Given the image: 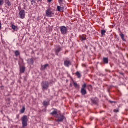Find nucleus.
<instances>
[{"label":"nucleus","instance_id":"ddd939ff","mask_svg":"<svg viewBox=\"0 0 128 128\" xmlns=\"http://www.w3.org/2000/svg\"><path fill=\"white\" fill-rule=\"evenodd\" d=\"M20 74L24 73V72H26V67L22 66L20 65Z\"/></svg>","mask_w":128,"mask_h":128},{"label":"nucleus","instance_id":"5701e85b","mask_svg":"<svg viewBox=\"0 0 128 128\" xmlns=\"http://www.w3.org/2000/svg\"><path fill=\"white\" fill-rule=\"evenodd\" d=\"M12 28L14 30H18V27L14 25H12Z\"/></svg>","mask_w":128,"mask_h":128},{"label":"nucleus","instance_id":"c756f323","mask_svg":"<svg viewBox=\"0 0 128 128\" xmlns=\"http://www.w3.org/2000/svg\"><path fill=\"white\" fill-rule=\"evenodd\" d=\"M0 30H2V22L0 21Z\"/></svg>","mask_w":128,"mask_h":128},{"label":"nucleus","instance_id":"6ab92c4d","mask_svg":"<svg viewBox=\"0 0 128 128\" xmlns=\"http://www.w3.org/2000/svg\"><path fill=\"white\" fill-rule=\"evenodd\" d=\"M43 104H44V106H48V102L46 101H44Z\"/></svg>","mask_w":128,"mask_h":128},{"label":"nucleus","instance_id":"2f4dec72","mask_svg":"<svg viewBox=\"0 0 128 128\" xmlns=\"http://www.w3.org/2000/svg\"><path fill=\"white\" fill-rule=\"evenodd\" d=\"M48 2L50 3L52 2V0H48Z\"/></svg>","mask_w":128,"mask_h":128},{"label":"nucleus","instance_id":"a211bd4d","mask_svg":"<svg viewBox=\"0 0 128 128\" xmlns=\"http://www.w3.org/2000/svg\"><path fill=\"white\" fill-rule=\"evenodd\" d=\"M76 74L78 76V78H80V77L82 76L80 75V72H77Z\"/></svg>","mask_w":128,"mask_h":128},{"label":"nucleus","instance_id":"423d86ee","mask_svg":"<svg viewBox=\"0 0 128 128\" xmlns=\"http://www.w3.org/2000/svg\"><path fill=\"white\" fill-rule=\"evenodd\" d=\"M19 16L22 20L26 18V12L24 10H21L19 13Z\"/></svg>","mask_w":128,"mask_h":128},{"label":"nucleus","instance_id":"0eeeda50","mask_svg":"<svg viewBox=\"0 0 128 128\" xmlns=\"http://www.w3.org/2000/svg\"><path fill=\"white\" fill-rule=\"evenodd\" d=\"M56 118H58V120L56 121L57 122H64V116L62 115H60V116L58 115L57 116H56Z\"/></svg>","mask_w":128,"mask_h":128},{"label":"nucleus","instance_id":"f704fd0d","mask_svg":"<svg viewBox=\"0 0 128 128\" xmlns=\"http://www.w3.org/2000/svg\"><path fill=\"white\" fill-rule=\"evenodd\" d=\"M120 74H121L122 76H124V74L123 73H120Z\"/></svg>","mask_w":128,"mask_h":128},{"label":"nucleus","instance_id":"b1692460","mask_svg":"<svg viewBox=\"0 0 128 128\" xmlns=\"http://www.w3.org/2000/svg\"><path fill=\"white\" fill-rule=\"evenodd\" d=\"M20 54V52H18V50L15 52V55L16 56H18Z\"/></svg>","mask_w":128,"mask_h":128},{"label":"nucleus","instance_id":"f3484780","mask_svg":"<svg viewBox=\"0 0 128 128\" xmlns=\"http://www.w3.org/2000/svg\"><path fill=\"white\" fill-rule=\"evenodd\" d=\"M121 38H122L123 42H126V39H124V34H120Z\"/></svg>","mask_w":128,"mask_h":128},{"label":"nucleus","instance_id":"bb28decb","mask_svg":"<svg viewBox=\"0 0 128 128\" xmlns=\"http://www.w3.org/2000/svg\"><path fill=\"white\" fill-rule=\"evenodd\" d=\"M74 84L75 88H78V84L74 82Z\"/></svg>","mask_w":128,"mask_h":128},{"label":"nucleus","instance_id":"7ed1b4c3","mask_svg":"<svg viewBox=\"0 0 128 128\" xmlns=\"http://www.w3.org/2000/svg\"><path fill=\"white\" fill-rule=\"evenodd\" d=\"M46 16L48 18H52V16H54V13L50 9H48L46 11Z\"/></svg>","mask_w":128,"mask_h":128},{"label":"nucleus","instance_id":"f8f14e48","mask_svg":"<svg viewBox=\"0 0 128 128\" xmlns=\"http://www.w3.org/2000/svg\"><path fill=\"white\" fill-rule=\"evenodd\" d=\"M5 4L8 6L10 8L12 6V3L10 1V0H5Z\"/></svg>","mask_w":128,"mask_h":128},{"label":"nucleus","instance_id":"e433bc0d","mask_svg":"<svg viewBox=\"0 0 128 128\" xmlns=\"http://www.w3.org/2000/svg\"><path fill=\"white\" fill-rule=\"evenodd\" d=\"M24 10H26V7L24 8Z\"/></svg>","mask_w":128,"mask_h":128},{"label":"nucleus","instance_id":"20e7f679","mask_svg":"<svg viewBox=\"0 0 128 128\" xmlns=\"http://www.w3.org/2000/svg\"><path fill=\"white\" fill-rule=\"evenodd\" d=\"M86 84H84L81 88L80 92L82 96H86L88 94L86 90Z\"/></svg>","mask_w":128,"mask_h":128},{"label":"nucleus","instance_id":"2eb2a0df","mask_svg":"<svg viewBox=\"0 0 128 128\" xmlns=\"http://www.w3.org/2000/svg\"><path fill=\"white\" fill-rule=\"evenodd\" d=\"M103 62L106 64H108V58H104Z\"/></svg>","mask_w":128,"mask_h":128},{"label":"nucleus","instance_id":"9b49d317","mask_svg":"<svg viewBox=\"0 0 128 128\" xmlns=\"http://www.w3.org/2000/svg\"><path fill=\"white\" fill-rule=\"evenodd\" d=\"M28 64H31L32 66H34V58L28 59L27 60Z\"/></svg>","mask_w":128,"mask_h":128},{"label":"nucleus","instance_id":"7c9ffc66","mask_svg":"<svg viewBox=\"0 0 128 128\" xmlns=\"http://www.w3.org/2000/svg\"><path fill=\"white\" fill-rule=\"evenodd\" d=\"M64 2V0H59V2L60 4V2Z\"/></svg>","mask_w":128,"mask_h":128},{"label":"nucleus","instance_id":"39448f33","mask_svg":"<svg viewBox=\"0 0 128 128\" xmlns=\"http://www.w3.org/2000/svg\"><path fill=\"white\" fill-rule=\"evenodd\" d=\"M60 32L62 34H68V28L64 26L60 27Z\"/></svg>","mask_w":128,"mask_h":128},{"label":"nucleus","instance_id":"4be33fe9","mask_svg":"<svg viewBox=\"0 0 128 128\" xmlns=\"http://www.w3.org/2000/svg\"><path fill=\"white\" fill-rule=\"evenodd\" d=\"M62 10H64V7L62 8L60 6H57V10L58 12H60L62 10Z\"/></svg>","mask_w":128,"mask_h":128},{"label":"nucleus","instance_id":"393cba45","mask_svg":"<svg viewBox=\"0 0 128 128\" xmlns=\"http://www.w3.org/2000/svg\"><path fill=\"white\" fill-rule=\"evenodd\" d=\"M106 32L104 30H101V34H102V36H106Z\"/></svg>","mask_w":128,"mask_h":128},{"label":"nucleus","instance_id":"9d476101","mask_svg":"<svg viewBox=\"0 0 128 128\" xmlns=\"http://www.w3.org/2000/svg\"><path fill=\"white\" fill-rule=\"evenodd\" d=\"M64 66L67 68H68L70 66H72V62H70V60H66L64 62Z\"/></svg>","mask_w":128,"mask_h":128},{"label":"nucleus","instance_id":"473e14b6","mask_svg":"<svg viewBox=\"0 0 128 128\" xmlns=\"http://www.w3.org/2000/svg\"><path fill=\"white\" fill-rule=\"evenodd\" d=\"M38 2H42V0H38Z\"/></svg>","mask_w":128,"mask_h":128},{"label":"nucleus","instance_id":"a878e982","mask_svg":"<svg viewBox=\"0 0 128 128\" xmlns=\"http://www.w3.org/2000/svg\"><path fill=\"white\" fill-rule=\"evenodd\" d=\"M25 110H26V108L23 107L22 108V109L21 111H20L21 114H24V112Z\"/></svg>","mask_w":128,"mask_h":128},{"label":"nucleus","instance_id":"f03ea898","mask_svg":"<svg viewBox=\"0 0 128 128\" xmlns=\"http://www.w3.org/2000/svg\"><path fill=\"white\" fill-rule=\"evenodd\" d=\"M22 126H28V116H24L22 118Z\"/></svg>","mask_w":128,"mask_h":128},{"label":"nucleus","instance_id":"dca6fc26","mask_svg":"<svg viewBox=\"0 0 128 128\" xmlns=\"http://www.w3.org/2000/svg\"><path fill=\"white\" fill-rule=\"evenodd\" d=\"M48 66V64H45V65L42 66V70H46V68Z\"/></svg>","mask_w":128,"mask_h":128},{"label":"nucleus","instance_id":"1a4fd4ad","mask_svg":"<svg viewBox=\"0 0 128 128\" xmlns=\"http://www.w3.org/2000/svg\"><path fill=\"white\" fill-rule=\"evenodd\" d=\"M92 104H95L96 106H98V99L97 98H94L92 100Z\"/></svg>","mask_w":128,"mask_h":128},{"label":"nucleus","instance_id":"4c0bfd02","mask_svg":"<svg viewBox=\"0 0 128 128\" xmlns=\"http://www.w3.org/2000/svg\"><path fill=\"white\" fill-rule=\"evenodd\" d=\"M90 86H91V85H90Z\"/></svg>","mask_w":128,"mask_h":128},{"label":"nucleus","instance_id":"f257e3e1","mask_svg":"<svg viewBox=\"0 0 128 128\" xmlns=\"http://www.w3.org/2000/svg\"><path fill=\"white\" fill-rule=\"evenodd\" d=\"M42 86L44 92L48 90V88H50V83L48 82H43L42 84Z\"/></svg>","mask_w":128,"mask_h":128},{"label":"nucleus","instance_id":"6e6552de","mask_svg":"<svg viewBox=\"0 0 128 128\" xmlns=\"http://www.w3.org/2000/svg\"><path fill=\"white\" fill-rule=\"evenodd\" d=\"M62 47L60 46L57 47L56 50V56H58V54H60V52H62Z\"/></svg>","mask_w":128,"mask_h":128},{"label":"nucleus","instance_id":"c85d7f7f","mask_svg":"<svg viewBox=\"0 0 128 128\" xmlns=\"http://www.w3.org/2000/svg\"><path fill=\"white\" fill-rule=\"evenodd\" d=\"M110 104H116V102H112V101H110Z\"/></svg>","mask_w":128,"mask_h":128},{"label":"nucleus","instance_id":"4468645a","mask_svg":"<svg viewBox=\"0 0 128 128\" xmlns=\"http://www.w3.org/2000/svg\"><path fill=\"white\" fill-rule=\"evenodd\" d=\"M50 114L52 116H56V117L58 116V110H54L53 112H52Z\"/></svg>","mask_w":128,"mask_h":128},{"label":"nucleus","instance_id":"c9c22d12","mask_svg":"<svg viewBox=\"0 0 128 128\" xmlns=\"http://www.w3.org/2000/svg\"><path fill=\"white\" fill-rule=\"evenodd\" d=\"M22 62H24V60H22Z\"/></svg>","mask_w":128,"mask_h":128},{"label":"nucleus","instance_id":"aec40b11","mask_svg":"<svg viewBox=\"0 0 128 128\" xmlns=\"http://www.w3.org/2000/svg\"><path fill=\"white\" fill-rule=\"evenodd\" d=\"M32 6H34V4H36V0H30Z\"/></svg>","mask_w":128,"mask_h":128},{"label":"nucleus","instance_id":"72a5a7b5","mask_svg":"<svg viewBox=\"0 0 128 128\" xmlns=\"http://www.w3.org/2000/svg\"><path fill=\"white\" fill-rule=\"evenodd\" d=\"M82 40H86V38H82Z\"/></svg>","mask_w":128,"mask_h":128},{"label":"nucleus","instance_id":"cd10ccee","mask_svg":"<svg viewBox=\"0 0 128 128\" xmlns=\"http://www.w3.org/2000/svg\"><path fill=\"white\" fill-rule=\"evenodd\" d=\"M114 112H119V110H118V109H116V110H114Z\"/></svg>","mask_w":128,"mask_h":128},{"label":"nucleus","instance_id":"412c9836","mask_svg":"<svg viewBox=\"0 0 128 128\" xmlns=\"http://www.w3.org/2000/svg\"><path fill=\"white\" fill-rule=\"evenodd\" d=\"M4 0H0V6H4Z\"/></svg>","mask_w":128,"mask_h":128}]
</instances>
